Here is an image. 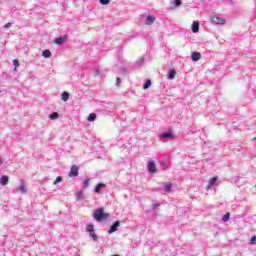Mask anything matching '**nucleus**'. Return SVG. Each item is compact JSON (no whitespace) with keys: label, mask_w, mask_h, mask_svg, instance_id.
<instances>
[{"label":"nucleus","mask_w":256,"mask_h":256,"mask_svg":"<svg viewBox=\"0 0 256 256\" xmlns=\"http://www.w3.org/2000/svg\"><path fill=\"white\" fill-rule=\"evenodd\" d=\"M93 217L96 221H105V219H109V217H111V214L105 213V210L100 208L95 210Z\"/></svg>","instance_id":"obj_1"},{"label":"nucleus","mask_w":256,"mask_h":256,"mask_svg":"<svg viewBox=\"0 0 256 256\" xmlns=\"http://www.w3.org/2000/svg\"><path fill=\"white\" fill-rule=\"evenodd\" d=\"M147 169L149 173H157V166L155 165V162L149 161L147 164Z\"/></svg>","instance_id":"obj_2"},{"label":"nucleus","mask_w":256,"mask_h":256,"mask_svg":"<svg viewBox=\"0 0 256 256\" xmlns=\"http://www.w3.org/2000/svg\"><path fill=\"white\" fill-rule=\"evenodd\" d=\"M79 175V168L77 165H72L69 173V177H77Z\"/></svg>","instance_id":"obj_3"},{"label":"nucleus","mask_w":256,"mask_h":256,"mask_svg":"<svg viewBox=\"0 0 256 256\" xmlns=\"http://www.w3.org/2000/svg\"><path fill=\"white\" fill-rule=\"evenodd\" d=\"M212 23L216 25H225V18L212 17Z\"/></svg>","instance_id":"obj_4"},{"label":"nucleus","mask_w":256,"mask_h":256,"mask_svg":"<svg viewBox=\"0 0 256 256\" xmlns=\"http://www.w3.org/2000/svg\"><path fill=\"white\" fill-rule=\"evenodd\" d=\"M120 225H121V222H119V221H116L112 226H111V228H110V230L108 231V233H115V231H117L118 229H119V227H120Z\"/></svg>","instance_id":"obj_5"},{"label":"nucleus","mask_w":256,"mask_h":256,"mask_svg":"<svg viewBox=\"0 0 256 256\" xmlns=\"http://www.w3.org/2000/svg\"><path fill=\"white\" fill-rule=\"evenodd\" d=\"M9 184V176L7 175H3L1 178H0V185H8Z\"/></svg>","instance_id":"obj_6"},{"label":"nucleus","mask_w":256,"mask_h":256,"mask_svg":"<svg viewBox=\"0 0 256 256\" xmlns=\"http://www.w3.org/2000/svg\"><path fill=\"white\" fill-rule=\"evenodd\" d=\"M191 28L194 33H199V23L197 21H193Z\"/></svg>","instance_id":"obj_7"},{"label":"nucleus","mask_w":256,"mask_h":256,"mask_svg":"<svg viewBox=\"0 0 256 256\" xmlns=\"http://www.w3.org/2000/svg\"><path fill=\"white\" fill-rule=\"evenodd\" d=\"M191 57H192V61H199V59H201V53L193 52Z\"/></svg>","instance_id":"obj_8"},{"label":"nucleus","mask_w":256,"mask_h":256,"mask_svg":"<svg viewBox=\"0 0 256 256\" xmlns=\"http://www.w3.org/2000/svg\"><path fill=\"white\" fill-rule=\"evenodd\" d=\"M218 179L217 177H213L210 179L209 184H208V189H211V187L215 186V183H217Z\"/></svg>","instance_id":"obj_9"},{"label":"nucleus","mask_w":256,"mask_h":256,"mask_svg":"<svg viewBox=\"0 0 256 256\" xmlns=\"http://www.w3.org/2000/svg\"><path fill=\"white\" fill-rule=\"evenodd\" d=\"M18 193H25V182L23 180L20 181V186L18 188Z\"/></svg>","instance_id":"obj_10"},{"label":"nucleus","mask_w":256,"mask_h":256,"mask_svg":"<svg viewBox=\"0 0 256 256\" xmlns=\"http://www.w3.org/2000/svg\"><path fill=\"white\" fill-rule=\"evenodd\" d=\"M104 187H106L105 184L99 183V184L95 187V190H94L95 193H101V190H102Z\"/></svg>","instance_id":"obj_11"},{"label":"nucleus","mask_w":256,"mask_h":256,"mask_svg":"<svg viewBox=\"0 0 256 256\" xmlns=\"http://www.w3.org/2000/svg\"><path fill=\"white\" fill-rule=\"evenodd\" d=\"M172 187H173V184H172V183H168V184H166V185L164 186V191H165L166 193H171Z\"/></svg>","instance_id":"obj_12"},{"label":"nucleus","mask_w":256,"mask_h":256,"mask_svg":"<svg viewBox=\"0 0 256 256\" xmlns=\"http://www.w3.org/2000/svg\"><path fill=\"white\" fill-rule=\"evenodd\" d=\"M63 43H65V38L63 37L56 38L55 45H63Z\"/></svg>","instance_id":"obj_13"},{"label":"nucleus","mask_w":256,"mask_h":256,"mask_svg":"<svg viewBox=\"0 0 256 256\" xmlns=\"http://www.w3.org/2000/svg\"><path fill=\"white\" fill-rule=\"evenodd\" d=\"M61 99L64 101V103L69 101V92H63Z\"/></svg>","instance_id":"obj_14"},{"label":"nucleus","mask_w":256,"mask_h":256,"mask_svg":"<svg viewBox=\"0 0 256 256\" xmlns=\"http://www.w3.org/2000/svg\"><path fill=\"white\" fill-rule=\"evenodd\" d=\"M95 119H97V114H95V113H91V114H89V116L87 117V121H89V122L95 121Z\"/></svg>","instance_id":"obj_15"},{"label":"nucleus","mask_w":256,"mask_h":256,"mask_svg":"<svg viewBox=\"0 0 256 256\" xmlns=\"http://www.w3.org/2000/svg\"><path fill=\"white\" fill-rule=\"evenodd\" d=\"M153 21H155V17L148 16L147 19H146V25H152Z\"/></svg>","instance_id":"obj_16"},{"label":"nucleus","mask_w":256,"mask_h":256,"mask_svg":"<svg viewBox=\"0 0 256 256\" xmlns=\"http://www.w3.org/2000/svg\"><path fill=\"white\" fill-rule=\"evenodd\" d=\"M42 56L45 59H49V57H51V51L50 50H44L43 53H42Z\"/></svg>","instance_id":"obj_17"},{"label":"nucleus","mask_w":256,"mask_h":256,"mask_svg":"<svg viewBox=\"0 0 256 256\" xmlns=\"http://www.w3.org/2000/svg\"><path fill=\"white\" fill-rule=\"evenodd\" d=\"M176 74H177V72L175 71V69L170 70L169 75H168V79H175Z\"/></svg>","instance_id":"obj_18"},{"label":"nucleus","mask_w":256,"mask_h":256,"mask_svg":"<svg viewBox=\"0 0 256 256\" xmlns=\"http://www.w3.org/2000/svg\"><path fill=\"white\" fill-rule=\"evenodd\" d=\"M90 233V237H92L93 241H97V239H99V237L97 236V234L95 233V230H93Z\"/></svg>","instance_id":"obj_19"},{"label":"nucleus","mask_w":256,"mask_h":256,"mask_svg":"<svg viewBox=\"0 0 256 256\" xmlns=\"http://www.w3.org/2000/svg\"><path fill=\"white\" fill-rule=\"evenodd\" d=\"M86 231L88 233H91V232L95 231V227L93 226V224L88 225L87 228H86Z\"/></svg>","instance_id":"obj_20"},{"label":"nucleus","mask_w":256,"mask_h":256,"mask_svg":"<svg viewBox=\"0 0 256 256\" xmlns=\"http://www.w3.org/2000/svg\"><path fill=\"white\" fill-rule=\"evenodd\" d=\"M229 217H231V214L226 213V214L222 217V221H224V223H227V221H229Z\"/></svg>","instance_id":"obj_21"},{"label":"nucleus","mask_w":256,"mask_h":256,"mask_svg":"<svg viewBox=\"0 0 256 256\" xmlns=\"http://www.w3.org/2000/svg\"><path fill=\"white\" fill-rule=\"evenodd\" d=\"M150 85H151V80H146V82H145V84H144V86H143V89L145 90V89H149V87H150Z\"/></svg>","instance_id":"obj_22"},{"label":"nucleus","mask_w":256,"mask_h":256,"mask_svg":"<svg viewBox=\"0 0 256 256\" xmlns=\"http://www.w3.org/2000/svg\"><path fill=\"white\" fill-rule=\"evenodd\" d=\"M50 119L54 120V119H59V113L54 112L50 115Z\"/></svg>","instance_id":"obj_23"},{"label":"nucleus","mask_w":256,"mask_h":256,"mask_svg":"<svg viewBox=\"0 0 256 256\" xmlns=\"http://www.w3.org/2000/svg\"><path fill=\"white\" fill-rule=\"evenodd\" d=\"M162 137H163L164 139H169L170 137H173V134H171V133H169V132H165V133L162 135Z\"/></svg>","instance_id":"obj_24"},{"label":"nucleus","mask_w":256,"mask_h":256,"mask_svg":"<svg viewBox=\"0 0 256 256\" xmlns=\"http://www.w3.org/2000/svg\"><path fill=\"white\" fill-rule=\"evenodd\" d=\"M61 181H63V178L61 176H58L54 182H53V185H57V183H61Z\"/></svg>","instance_id":"obj_25"},{"label":"nucleus","mask_w":256,"mask_h":256,"mask_svg":"<svg viewBox=\"0 0 256 256\" xmlns=\"http://www.w3.org/2000/svg\"><path fill=\"white\" fill-rule=\"evenodd\" d=\"M181 3H182L181 0H173V5L175 7H180Z\"/></svg>","instance_id":"obj_26"},{"label":"nucleus","mask_w":256,"mask_h":256,"mask_svg":"<svg viewBox=\"0 0 256 256\" xmlns=\"http://www.w3.org/2000/svg\"><path fill=\"white\" fill-rule=\"evenodd\" d=\"M101 5H109L111 3V0H100Z\"/></svg>","instance_id":"obj_27"},{"label":"nucleus","mask_w":256,"mask_h":256,"mask_svg":"<svg viewBox=\"0 0 256 256\" xmlns=\"http://www.w3.org/2000/svg\"><path fill=\"white\" fill-rule=\"evenodd\" d=\"M13 65L15 66V70L17 69V67H19V60H17V59H14L13 60Z\"/></svg>","instance_id":"obj_28"},{"label":"nucleus","mask_w":256,"mask_h":256,"mask_svg":"<svg viewBox=\"0 0 256 256\" xmlns=\"http://www.w3.org/2000/svg\"><path fill=\"white\" fill-rule=\"evenodd\" d=\"M250 243H252L253 245L256 244V236H252V237H251Z\"/></svg>","instance_id":"obj_29"},{"label":"nucleus","mask_w":256,"mask_h":256,"mask_svg":"<svg viewBox=\"0 0 256 256\" xmlns=\"http://www.w3.org/2000/svg\"><path fill=\"white\" fill-rule=\"evenodd\" d=\"M116 85H118V86L121 85V78H119V77L116 78Z\"/></svg>","instance_id":"obj_30"},{"label":"nucleus","mask_w":256,"mask_h":256,"mask_svg":"<svg viewBox=\"0 0 256 256\" xmlns=\"http://www.w3.org/2000/svg\"><path fill=\"white\" fill-rule=\"evenodd\" d=\"M84 185H85V187H88V186H89V179H85V180H84Z\"/></svg>","instance_id":"obj_31"},{"label":"nucleus","mask_w":256,"mask_h":256,"mask_svg":"<svg viewBox=\"0 0 256 256\" xmlns=\"http://www.w3.org/2000/svg\"><path fill=\"white\" fill-rule=\"evenodd\" d=\"M11 23L10 22H8L4 27H5V29H9V27H11Z\"/></svg>","instance_id":"obj_32"},{"label":"nucleus","mask_w":256,"mask_h":256,"mask_svg":"<svg viewBox=\"0 0 256 256\" xmlns=\"http://www.w3.org/2000/svg\"><path fill=\"white\" fill-rule=\"evenodd\" d=\"M152 207H153V209H157V207H159V203H154V204L152 205Z\"/></svg>","instance_id":"obj_33"},{"label":"nucleus","mask_w":256,"mask_h":256,"mask_svg":"<svg viewBox=\"0 0 256 256\" xmlns=\"http://www.w3.org/2000/svg\"><path fill=\"white\" fill-rule=\"evenodd\" d=\"M0 165H3V159L0 158Z\"/></svg>","instance_id":"obj_34"}]
</instances>
